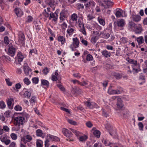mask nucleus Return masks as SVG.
Here are the masks:
<instances>
[{"label":"nucleus","instance_id":"nucleus-1","mask_svg":"<svg viewBox=\"0 0 147 147\" xmlns=\"http://www.w3.org/2000/svg\"><path fill=\"white\" fill-rule=\"evenodd\" d=\"M24 117H15L14 120V126L12 128L13 131H18L20 128V125H22L24 122Z\"/></svg>","mask_w":147,"mask_h":147},{"label":"nucleus","instance_id":"nucleus-2","mask_svg":"<svg viewBox=\"0 0 147 147\" xmlns=\"http://www.w3.org/2000/svg\"><path fill=\"white\" fill-rule=\"evenodd\" d=\"M104 3L101 2L99 3V5L102 7V9L108 8L111 7L114 3L111 0H103Z\"/></svg>","mask_w":147,"mask_h":147},{"label":"nucleus","instance_id":"nucleus-3","mask_svg":"<svg viewBox=\"0 0 147 147\" xmlns=\"http://www.w3.org/2000/svg\"><path fill=\"white\" fill-rule=\"evenodd\" d=\"M32 140V138L30 135L27 134H24L23 136L21 137V141L24 144L29 142Z\"/></svg>","mask_w":147,"mask_h":147},{"label":"nucleus","instance_id":"nucleus-4","mask_svg":"<svg viewBox=\"0 0 147 147\" xmlns=\"http://www.w3.org/2000/svg\"><path fill=\"white\" fill-rule=\"evenodd\" d=\"M73 42L70 46V48L72 51H74V49L78 47L79 45V41L77 38H73Z\"/></svg>","mask_w":147,"mask_h":147},{"label":"nucleus","instance_id":"nucleus-5","mask_svg":"<svg viewBox=\"0 0 147 147\" xmlns=\"http://www.w3.org/2000/svg\"><path fill=\"white\" fill-rule=\"evenodd\" d=\"M85 105L90 109H92L94 108H98V106L95 102H93L87 101L84 102Z\"/></svg>","mask_w":147,"mask_h":147},{"label":"nucleus","instance_id":"nucleus-6","mask_svg":"<svg viewBox=\"0 0 147 147\" xmlns=\"http://www.w3.org/2000/svg\"><path fill=\"white\" fill-rule=\"evenodd\" d=\"M62 132L65 136L69 139H70L72 136V134L71 132L70 131L66 128H63Z\"/></svg>","mask_w":147,"mask_h":147},{"label":"nucleus","instance_id":"nucleus-7","mask_svg":"<svg viewBox=\"0 0 147 147\" xmlns=\"http://www.w3.org/2000/svg\"><path fill=\"white\" fill-rule=\"evenodd\" d=\"M16 49L13 46H10L8 49V54L11 57H13L15 53Z\"/></svg>","mask_w":147,"mask_h":147},{"label":"nucleus","instance_id":"nucleus-8","mask_svg":"<svg viewBox=\"0 0 147 147\" xmlns=\"http://www.w3.org/2000/svg\"><path fill=\"white\" fill-rule=\"evenodd\" d=\"M23 70L26 76L28 75L30 73H32V70L27 64H25L24 65Z\"/></svg>","mask_w":147,"mask_h":147},{"label":"nucleus","instance_id":"nucleus-9","mask_svg":"<svg viewBox=\"0 0 147 147\" xmlns=\"http://www.w3.org/2000/svg\"><path fill=\"white\" fill-rule=\"evenodd\" d=\"M71 92L73 94L75 95L76 94H81L82 92V91L79 87L75 86L74 88H72Z\"/></svg>","mask_w":147,"mask_h":147},{"label":"nucleus","instance_id":"nucleus-10","mask_svg":"<svg viewBox=\"0 0 147 147\" xmlns=\"http://www.w3.org/2000/svg\"><path fill=\"white\" fill-rule=\"evenodd\" d=\"M25 37L24 34L20 32L19 34L18 41L21 44H23L24 43Z\"/></svg>","mask_w":147,"mask_h":147},{"label":"nucleus","instance_id":"nucleus-11","mask_svg":"<svg viewBox=\"0 0 147 147\" xmlns=\"http://www.w3.org/2000/svg\"><path fill=\"white\" fill-rule=\"evenodd\" d=\"M143 29L140 25L136 26L135 27V32L136 34H140L142 31Z\"/></svg>","mask_w":147,"mask_h":147},{"label":"nucleus","instance_id":"nucleus-12","mask_svg":"<svg viewBox=\"0 0 147 147\" xmlns=\"http://www.w3.org/2000/svg\"><path fill=\"white\" fill-rule=\"evenodd\" d=\"M102 141L106 146H108L110 145L112 146H114V144L110 142L106 138H102Z\"/></svg>","mask_w":147,"mask_h":147},{"label":"nucleus","instance_id":"nucleus-13","mask_svg":"<svg viewBox=\"0 0 147 147\" xmlns=\"http://www.w3.org/2000/svg\"><path fill=\"white\" fill-rule=\"evenodd\" d=\"M16 14L18 17H20L23 14V11L20 9L16 8L15 9Z\"/></svg>","mask_w":147,"mask_h":147},{"label":"nucleus","instance_id":"nucleus-14","mask_svg":"<svg viewBox=\"0 0 147 147\" xmlns=\"http://www.w3.org/2000/svg\"><path fill=\"white\" fill-rule=\"evenodd\" d=\"M116 23L118 26L121 27L124 26L125 22L123 19L119 20L117 21Z\"/></svg>","mask_w":147,"mask_h":147},{"label":"nucleus","instance_id":"nucleus-15","mask_svg":"<svg viewBox=\"0 0 147 147\" xmlns=\"http://www.w3.org/2000/svg\"><path fill=\"white\" fill-rule=\"evenodd\" d=\"M116 104L118 108L121 109L122 108L123 106V104L122 103V100L121 98H118Z\"/></svg>","mask_w":147,"mask_h":147},{"label":"nucleus","instance_id":"nucleus-16","mask_svg":"<svg viewBox=\"0 0 147 147\" xmlns=\"http://www.w3.org/2000/svg\"><path fill=\"white\" fill-rule=\"evenodd\" d=\"M58 15L57 13H52L50 14V16L49 18V20H51V18H53V20L54 22H56L57 19Z\"/></svg>","mask_w":147,"mask_h":147},{"label":"nucleus","instance_id":"nucleus-17","mask_svg":"<svg viewBox=\"0 0 147 147\" xmlns=\"http://www.w3.org/2000/svg\"><path fill=\"white\" fill-rule=\"evenodd\" d=\"M102 55L106 58L110 57L111 54L110 52H108L107 50H105L101 52Z\"/></svg>","mask_w":147,"mask_h":147},{"label":"nucleus","instance_id":"nucleus-18","mask_svg":"<svg viewBox=\"0 0 147 147\" xmlns=\"http://www.w3.org/2000/svg\"><path fill=\"white\" fill-rule=\"evenodd\" d=\"M37 54V51L35 49H31L29 52V57L30 58L33 57L35 55Z\"/></svg>","mask_w":147,"mask_h":147},{"label":"nucleus","instance_id":"nucleus-19","mask_svg":"<svg viewBox=\"0 0 147 147\" xmlns=\"http://www.w3.org/2000/svg\"><path fill=\"white\" fill-rule=\"evenodd\" d=\"M133 20L135 22H138L140 21L141 17L138 15H132L131 17Z\"/></svg>","mask_w":147,"mask_h":147},{"label":"nucleus","instance_id":"nucleus-20","mask_svg":"<svg viewBox=\"0 0 147 147\" xmlns=\"http://www.w3.org/2000/svg\"><path fill=\"white\" fill-rule=\"evenodd\" d=\"M75 29L72 28V26H68V29L67 31V33L69 35H71L74 33Z\"/></svg>","mask_w":147,"mask_h":147},{"label":"nucleus","instance_id":"nucleus-21","mask_svg":"<svg viewBox=\"0 0 147 147\" xmlns=\"http://www.w3.org/2000/svg\"><path fill=\"white\" fill-rule=\"evenodd\" d=\"M56 0H46L45 2L47 4L51 7L56 4Z\"/></svg>","mask_w":147,"mask_h":147},{"label":"nucleus","instance_id":"nucleus-22","mask_svg":"<svg viewBox=\"0 0 147 147\" xmlns=\"http://www.w3.org/2000/svg\"><path fill=\"white\" fill-rule=\"evenodd\" d=\"M42 25L41 23L38 22H36L35 24V27L36 30H37V32L40 31L42 28Z\"/></svg>","mask_w":147,"mask_h":147},{"label":"nucleus","instance_id":"nucleus-23","mask_svg":"<svg viewBox=\"0 0 147 147\" xmlns=\"http://www.w3.org/2000/svg\"><path fill=\"white\" fill-rule=\"evenodd\" d=\"M36 147H42L43 146V141L40 139H37L36 140Z\"/></svg>","mask_w":147,"mask_h":147},{"label":"nucleus","instance_id":"nucleus-24","mask_svg":"<svg viewBox=\"0 0 147 147\" xmlns=\"http://www.w3.org/2000/svg\"><path fill=\"white\" fill-rule=\"evenodd\" d=\"M136 39L138 42L139 45H140L144 42V39L143 36H141L136 38Z\"/></svg>","mask_w":147,"mask_h":147},{"label":"nucleus","instance_id":"nucleus-25","mask_svg":"<svg viewBox=\"0 0 147 147\" xmlns=\"http://www.w3.org/2000/svg\"><path fill=\"white\" fill-rule=\"evenodd\" d=\"M49 136V137L51 140L52 141H58L59 140V138L55 136H52L50 134L48 135L47 136Z\"/></svg>","mask_w":147,"mask_h":147},{"label":"nucleus","instance_id":"nucleus-26","mask_svg":"<svg viewBox=\"0 0 147 147\" xmlns=\"http://www.w3.org/2000/svg\"><path fill=\"white\" fill-rule=\"evenodd\" d=\"M107 129L109 130V133L110 135L113 136V135H115L116 134V132L115 131L113 130V127H110V129L108 128V127H106Z\"/></svg>","mask_w":147,"mask_h":147},{"label":"nucleus","instance_id":"nucleus-27","mask_svg":"<svg viewBox=\"0 0 147 147\" xmlns=\"http://www.w3.org/2000/svg\"><path fill=\"white\" fill-rule=\"evenodd\" d=\"M77 9L80 11H82L84 8V6L83 4H81L80 3H77L76 5Z\"/></svg>","mask_w":147,"mask_h":147},{"label":"nucleus","instance_id":"nucleus-28","mask_svg":"<svg viewBox=\"0 0 147 147\" xmlns=\"http://www.w3.org/2000/svg\"><path fill=\"white\" fill-rule=\"evenodd\" d=\"M36 134L37 136L41 137L43 138L42 137L43 134L42 133V130L40 129H38L36 131Z\"/></svg>","mask_w":147,"mask_h":147},{"label":"nucleus","instance_id":"nucleus-29","mask_svg":"<svg viewBox=\"0 0 147 147\" xmlns=\"http://www.w3.org/2000/svg\"><path fill=\"white\" fill-rule=\"evenodd\" d=\"M113 76L117 80L119 79L122 77L121 74L119 73H114Z\"/></svg>","mask_w":147,"mask_h":147},{"label":"nucleus","instance_id":"nucleus-30","mask_svg":"<svg viewBox=\"0 0 147 147\" xmlns=\"http://www.w3.org/2000/svg\"><path fill=\"white\" fill-rule=\"evenodd\" d=\"M123 11L122 10L119 9L117 11L115 15L117 18H119L121 17L122 13H123Z\"/></svg>","mask_w":147,"mask_h":147},{"label":"nucleus","instance_id":"nucleus-31","mask_svg":"<svg viewBox=\"0 0 147 147\" xmlns=\"http://www.w3.org/2000/svg\"><path fill=\"white\" fill-rule=\"evenodd\" d=\"M41 84L43 86H48L49 85V82L47 80H41Z\"/></svg>","mask_w":147,"mask_h":147},{"label":"nucleus","instance_id":"nucleus-32","mask_svg":"<svg viewBox=\"0 0 147 147\" xmlns=\"http://www.w3.org/2000/svg\"><path fill=\"white\" fill-rule=\"evenodd\" d=\"M58 40L59 41L61 42V43L63 45L65 41V39L64 37L62 36H60L58 37Z\"/></svg>","mask_w":147,"mask_h":147},{"label":"nucleus","instance_id":"nucleus-33","mask_svg":"<svg viewBox=\"0 0 147 147\" xmlns=\"http://www.w3.org/2000/svg\"><path fill=\"white\" fill-rule=\"evenodd\" d=\"M93 134L95 136L98 138L100 137V131L97 130L94 131L93 132Z\"/></svg>","mask_w":147,"mask_h":147},{"label":"nucleus","instance_id":"nucleus-34","mask_svg":"<svg viewBox=\"0 0 147 147\" xmlns=\"http://www.w3.org/2000/svg\"><path fill=\"white\" fill-rule=\"evenodd\" d=\"M115 90L117 94H121L123 91V89L119 86H117V89Z\"/></svg>","mask_w":147,"mask_h":147},{"label":"nucleus","instance_id":"nucleus-35","mask_svg":"<svg viewBox=\"0 0 147 147\" xmlns=\"http://www.w3.org/2000/svg\"><path fill=\"white\" fill-rule=\"evenodd\" d=\"M31 96V93L28 91H26L24 94V96L25 98H29Z\"/></svg>","mask_w":147,"mask_h":147},{"label":"nucleus","instance_id":"nucleus-36","mask_svg":"<svg viewBox=\"0 0 147 147\" xmlns=\"http://www.w3.org/2000/svg\"><path fill=\"white\" fill-rule=\"evenodd\" d=\"M36 102V97L35 96H32L30 100V104H33L35 102Z\"/></svg>","mask_w":147,"mask_h":147},{"label":"nucleus","instance_id":"nucleus-37","mask_svg":"<svg viewBox=\"0 0 147 147\" xmlns=\"http://www.w3.org/2000/svg\"><path fill=\"white\" fill-rule=\"evenodd\" d=\"M108 92L109 94H117L116 90L109 89L108 90Z\"/></svg>","mask_w":147,"mask_h":147},{"label":"nucleus","instance_id":"nucleus-38","mask_svg":"<svg viewBox=\"0 0 147 147\" xmlns=\"http://www.w3.org/2000/svg\"><path fill=\"white\" fill-rule=\"evenodd\" d=\"M79 31L81 32L83 34L86 35L87 33L86 31L85 28L84 26H83L80 28Z\"/></svg>","mask_w":147,"mask_h":147},{"label":"nucleus","instance_id":"nucleus-39","mask_svg":"<svg viewBox=\"0 0 147 147\" xmlns=\"http://www.w3.org/2000/svg\"><path fill=\"white\" fill-rule=\"evenodd\" d=\"M87 137L86 135L80 136L79 138V140L81 142L84 141L87 139Z\"/></svg>","mask_w":147,"mask_h":147},{"label":"nucleus","instance_id":"nucleus-40","mask_svg":"<svg viewBox=\"0 0 147 147\" xmlns=\"http://www.w3.org/2000/svg\"><path fill=\"white\" fill-rule=\"evenodd\" d=\"M18 61L19 62H22L24 58L23 56L21 54L18 53Z\"/></svg>","mask_w":147,"mask_h":147},{"label":"nucleus","instance_id":"nucleus-41","mask_svg":"<svg viewBox=\"0 0 147 147\" xmlns=\"http://www.w3.org/2000/svg\"><path fill=\"white\" fill-rule=\"evenodd\" d=\"M14 100L12 98H8L7 100V104L8 106H10L11 105V104Z\"/></svg>","mask_w":147,"mask_h":147},{"label":"nucleus","instance_id":"nucleus-42","mask_svg":"<svg viewBox=\"0 0 147 147\" xmlns=\"http://www.w3.org/2000/svg\"><path fill=\"white\" fill-rule=\"evenodd\" d=\"M50 9V8H47V11H46V10L45 9L44 10L46 12V13L45 14V16L46 17H48L49 16V15L50 16V14L52 13V12H51L50 11L49 9Z\"/></svg>","mask_w":147,"mask_h":147},{"label":"nucleus","instance_id":"nucleus-43","mask_svg":"<svg viewBox=\"0 0 147 147\" xmlns=\"http://www.w3.org/2000/svg\"><path fill=\"white\" fill-rule=\"evenodd\" d=\"M71 18L73 21H76L78 19V16L77 14L74 13L71 15Z\"/></svg>","mask_w":147,"mask_h":147},{"label":"nucleus","instance_id":"nucleus-44","mask_svg":"<svg viewBox=\"0 0 147 147\" xmlns=\"http://www.w3.org/2000/svg\"><path fill=\"white\" fill-rule=\"evenodd\" d=\"M10 137L12 139L14 140H16L17 139V136L16 134L14 133L11 134Z\"/></svg>","mask_w":147,"mask_h":147},{"label":"nucleus","instance_id":"nucleus-45","mask_svg":"<svg viewBox=\"0 0 147 147\" xmlns=\"http://www.w3.org/2000/svg\"><path fill=\"white\" fill-rule=\"evenodd\" d=\"M32 81L33 83L35 84H37L38 83L39 81L38 78L37 77L33 78L32 79Z\"/></svg>","mask_w":147,"mask_h":147},{"label":"nucleus","instance_id":"nucleus-46","mask_svg":"<svg viewBox=\"0 0 147 147\" xmlns=\"http://www.w3.org/2000/svg\"><path fill=\"white\" fill-rule=\"evenodd\" d=\"M24 83L27 85H28L30 83V82L29 79L27 78H25L24 79Z\"/></svg>","mask_w":147,"mask_h":147},{"label":"nucleus","instance_id":"nucleus-47","mask_svg":"<svg viewBox=\"0 0 147 147\" xmlns=\"http://www.w3.org/2000/svg\"><path fill=\"white\" fill-rule=\"evenodd\" d=\"M86 59L88 61H90L92 60L93 59L92 56L90 54H88L87 55Z\"/></svg>","mask_w":147,"mask_h":147},{"label":"nucleus","instance_id":"nucleus-48","mask_svg":"<svg viewBox=\"0 0 147 147\" xmlns=\"http://www.w3.org/2000/svg\"><path fill=\"white\" fill-rule=\"evenodd\" d=\"M78 26L80 28L81 27L84 26V25L83 23L82 20L79 19L78 21Z\"/></svg>","mask_w":147,"mask_h":147},{"label":"nucleus","instance_id":"nucleus-49","mask_svg":"<svg viewBox=\"0 0 147 147\" xmlns=\"http://www.w3.org/2000/svg\"><path fill=\"white\" fill-rule=\"evenodd\" d=\"M98 38L96 36H94L92 37L91 39V42H94V43H95L97 40H98Z\"/></svg>","mask_w":147,"mask_h":147},{"label":"nucleus","instance_id":"nucleus-50","mask_svg":"<svg viewBox=\"0 0 147 147\" xmlns=\"http://www.w3.org/2000/svg\"><path fill=\"white\" fill-rule=\"evenodd\" d=\"M49 71V69L47 67H45L42 71L43 73L45 75H46Z\"/></svg>","mask_w":147,"mask_h":147},{"label":"nucleus","instance_id":"nucleus-51","mask_svg":"<svg viewBox=\"0 0 147 147\" xmlns=\"http://www.w3.org/2000/svg\"><path fill=\"white\" fill-rule=\"evenodd\" d=\"M5 107V105L4 102L2 101H0V108L1 109H3Z\"/></svg>","mask_w":147,"mask_h":147},{"label":"nucleus","instance_id":"nucleus-52","mask_svg":"<svg viewBox=\"0 0 147 147\" xmlns=\"http://www.w3.org/2000/svg\"><path fill=\"white\" fill-rule=\"evenodd\" d=\"M128 61L129 63L132 64V65H135L137 63V61L136 60L132 59H129Z\"/></svg>","mask_w":147,"mask_h":147},{"label":"nucleus","instance_id":"nucleus-53","mask_svg":"<svg viewBox=\"0 0 147 147\" xmlns=\"http://www.w3.org/2000/svg\"><path fill=\"white\" fill-rule=\"evenodd\" d=\"M3 130L6 132H9V128L7 125L3 126Z\"/></svg>","mask_w":147,"mask_h":147},{"label":"nucleus","instance_id":"nucleus-54","mask_svg":"<svg viewBox=\"0 0 147 147\" xmlns=\"http://www.w3.org/2000/svg\"><path fill=\"white\" fill-rule=\"evenodd\" d=\"M14 109L16 111H21L22 109V107L18 105H16Z\"/></svg>","mask_w":147,"mask_h":147},{"label":"nucleus","instance_id":"nucleus-55","mask_svg":"<svg viewBox=\"0 0 147 147\" xmlns=\"http://www.w3.org/2000/svg\"><path fill=\"white\" fill-rule=\"evenodd\" d=\"M71 130L73 133H74L77 136H79L80 132L79 131L72 129H71Z\"/></svg>","mask_w":147,"mask_h":147},{"label":"nucleus","instance_id":"nucleus-56","mask_svg":"<svg viewBox=\"0 0 147 147\" xmlns=\"http://www.w3.org/2000/svg\"><path fill=\"white\" fill-rule=\"evenodd\" d=\"M67 121L69 123L71 124L76 125H77V123L75 121L71 119H68Z\"/></svg>","mask_w":147,"mask_h":147},{"label":"nucleus","instance_id":"nucleus-57","mask_svg":"<svg viewBox=\"0 0 147 147\" xmlns=\"http://www.w3.org/2000/svg\"><path fill=\"white\" fill-rule=\"evenodd\" d=\"M98 21L100 23V24L104 26L105 24V21L103 19L100 18L98 19Z\"/></svg>","mask_w":147,"mask_h":147},{"label":"nucleus","instance_id":"nucleus-58","mask_svg":"<svg viewBox=\"0 0 147 147\" xmlns=\"http://www.w3.org/2000/svg\"><path fill=\"white\" fill-rule=\"evenodd\" d=\"M138 126L139 127V129L140 130H143L144 126L143 124L141 122L138 123Z\"/></svg>","mask_w":147,"mask_h":147},{"label":"nucleus","instance_id":"nucleus-59","mask_svg":"<svg viewBox=\"0 0 147 147\" xmlns=\"http://www.w3.org/2000/svg\"><path fill=\"white\" fill-rule=\"evenodd\" d=\"M5 81L7 85L9 86H11L12 85V83L11 82H10V80L9 78L5 79Z\"/></svg>","mask_w":147,"mask_h":147},{"label":"nucleus","instance_id":"nucleus-60","mask_svg":"<svg viewBox=\"0 0 147 147\" xmlns=\"http://www.w3.org/2000/svg\"><path fill=\"white\" fill-rule=\"evenodd\" d=\"M11 113V112L8 110L4 113V115L6 117H8L10 116Z\"/></svg>","mask_w":147,"mask_h":147},{"label":"nucleus","instance_id":"nucleus-61","mask_svg":"<svg viewBox=\"0 0 147 147\" xmlns=\"http://www.w3.org/2000/svg\"><path fill=\"white\" fill-rule=\"evenodd\" d=\"M57 86L62 91H63L65 90L64 88L60 84H57Z\"/></svg>","mask_w":147,"mask_h":147},{"label":"nucleus","instance_id":"nucleus-62","mask_svg":"<svg viewBox=\"0 0 147 147\" xmlns=\"http://www.w3.org/2000/svg\"><path fill=\"white\" fill-rule=\"evenodd\" d=\"M90 6H91L92 7H93L95 6V3L94 1L93 0H91L89 1Z\"/></svg>","mask_w":147,"mask_h":147},{"label":"nucleus","instance_id":"nucleus-63","mask_svg":"<svg viewBox=\"0 0 147 147\" xmlns=\"http://www.w3.org/2000/svg\"><path fill=\"white\" fill-rule=\"evenodd\" d=\"M123 115L124 117H126L127 116V115L129 114V111L125 110L123 111Z\"/></svg>","mask_w":147,"mask_h":147},{"label":"nucleus","instance_id":"nucleus-64","mask_svg":"<svg viewBox=\"0 0 147 147\" xmlns=\"http://www.w3.org/2000/svg\"><path fill=\"white\" fill-rule=\"evenodd\" d=\"M33 19V18L31 16H28L27 18L26 22H31Z\"/></svg>","mask_w":147,"mask_h":147}]
</instances>
